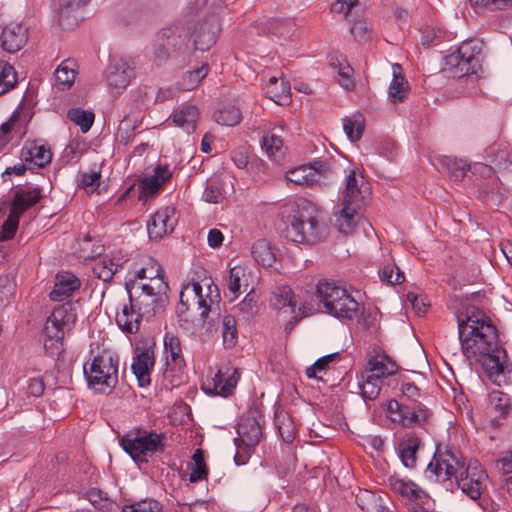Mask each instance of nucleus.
Returning a JSON list of instances; mask_svg holds the SVG:
<instances>
[{
    "label": "nucleus",
    "mask_w": 512,
    "mask_h": 512,
    "mask_svg": "<svg viewBox=\"0 0 512 512\" xmlns=\"http://www.w3.org/2000/svg\"><path fill=\"white\" fill-rule=\"evenodd\" d=\"M21 158L25 162L33 163L38 168H43L52 160V152L46 144L38 141L27 142L21 150Z\"/></svg>",
    "instance_id": "4be33fe9"
},
{
    "label": "nucleus",
    "mask_w": 512,
    "mask_h": 512,
    "mask_svg": "<svg viewBox=\"0 0 512 512\" xmlns=\"http://www.w3.org/2000/svg\"><path fill=\"white\" fill-rule=\"evenodd\" d=\"M118 267V264L114 263L112 259H102L95 263L93 273L97 278L106 282L112 279Z\"/></svg>",
    "instance_id": "864d4df0"
},
{
    "label": "nucleus",
    "mask_w": 512,
    "mask_h": 512,
    "mask_svg": "<svg viewBox=\"0 0 512 512\" xmlns=\"http://www.w3.org/2000/svg\"><path fill=\"white\" fill-rule=\"evenodd\" d=\"M343 128L352 142L358 141L363 134L365 123L361 114L353 115L350 118L344 119Z\"/></svg>",
    "instance_id": "a18cd8bd"
},
{
    "label": "nucleus",
    "mask_w": 512,
    "mask_h": 512,
    "mask_svg": "<svg viewBox=\"0 0 512 512\" xmlns=\"http://www.w3.org/2000/svg\"><path fill=\"white\" fill-rule=\"evenodd\" d=\"M290 85L281 77L280 83L273 88H267L269 98L277 104H283L289 97Z\"/></svg>",
    "instance_id": "4d7b16f0"
},
{
    "label": "nucleus",
    "mask_w": 512,
    "mask_h": 512,
    "mask_svg": "<svg viewBox=\"0 0 512 512\" xmlns=\"http://www.w3.org/2000/svg\"><path fill=\"white\" fill-rule=\"evenodd\" d=\"M176 222L174 208L166 207L157 211L147 223L150 239H162L166 234L174 230Z\"/></svg>",
    "instance_id": "dca6fc26"
},
{
    "label": "nucleus",
    "mask_w": 512,
    "mask_h": 512,
    "mask_svg": "<svg viewBox=\"0 0 512 512\" xmlns=\"http://www.w3.org/2000/svg\"><path fill=\"white\" fill-rule=\"evenodd\" d=\"M17 83L14 67L9 63L0 61V96L10 91Z\"/></svg>",
    "instance_id": "09e8293b"
},
{
    "label": "nucleus",
    "mask_w": 512,
    "mask_h": 512,
    "mask_svg": "<svg viewBox=\"0 0 512 512\" xmlns=\"http://www.w3.org/2000/svg\"><path fill=\"white\" fill-rule=\"evenodd\" d=\"M469 2L476 11L482 9L504 10L512 6V0H469Z\"/></svg>",
    "instance_id": "5fc2aeb1"
},
{
    "label": "nucleus",
    "mask_w": 512,
    "mask_h": 512,
    "mask_svg": "<svg viewBox=\"0 0 512 512\" xmlns=\"http://www.w3.org/2000/svg\"><path fill=\"white\" fill-rule=\"evenodd\" d=\"M361 204L345 203L342 201L341 209L336 213V226L344 234L352 233L360 220L358 209Z\"/></svg>",
    "instance_id": "a878e982"
},
{
    "label": "nucleus",
    "mask_w": 512,
    "mask_h": 512,
    "mask_svg": "<svg viewBox=\"0 0 512 512\" xmlns=\"http://www.w3.org/2000/svg\"><path fill=\"white\" fill-rule=\"evenodd\" d=\"M369 193V185L364 181L363 176H357L354 170H350L345 177L342 201L345 203L361 204Z\"/></svg>",
    "instance_id": "a211bd4d"
},
{
    "label": "nucleus",
    "mask_w": 512,
    "mask_h": 512,
    "mask_svg": "<svg viewBox=\"0 0 512 512\" xmlns=\"http://www.w3.org/2000/svg\"><path fill=\"white\" fill-rule=\"evenodd\" d=\"M488 400L491 412L497 415L491 420V424L495 427L499 426V420L505 418L511 410L510 398L499 390H493L489 393Z\"/></svg>",
    "instance_id": "c756f323"
},
{
    "label": "nucleus",
    "mask_w": 512,
    "mask_h": 512,
    "mask_svg": "<svg viewBox=\"0 0 512 512\" xmlns=\"http://www.w3.org/2000/svg\"><path fill=\"white\" fill-rule=\"evenodd\" d=\"M251 254L254 260L264 267H271L276 260L270 243L265 239L257 240L253 244Z\"/></svg>",
    "instance_id": "ea45409f"
},
{
    "label": "nucleus",
    "mask_w": 512,
    "mask_h": 512,
    "mask_svg": "<svg viewBox=\"0 0 512 512\" xmlns=\"http://www.w3.org/2000/svg\"><path fill=\"white\" fill-rule=\"evenodd\" d=\"M193 37V43L197 50H208L216 41L214 25H210L209 23L200 25L199 29L195 31Z\"/></svg>",
    "instance_id": "a19ab883"
},
{
    "label": "nucleus",
    "mask_w": 512,
    "mask_h": 512,
    "mask_svg": "<svg viewBox=\"0 0 512 512\" xmlns=\"http://www.w3.org/2000/svg\"><path fill=\"white\" fill-rule=\"evenodd\" d=\"M199 111L196 106L190 105L173 114V122L188 134L196 129Z\"/></svg>",
    "instance_id": "4c0bfd02"
},
{
    "label": "nucleus",
    "mask_w": 512,
    "mask_h": 512,
    "mask_svg": "<svg viewBox=\"0 0 512 512\" xmlns=\"http://www.w3.org/2000/svg\"><path fill=\"white\" fill-rule=\"evenodd\" d=\"M239 311L245 319L251 318L257 311V300L255 296L248 292L242 302L238 305Z\"/></svg>",
    "instance_id": "680f3d73"
},
{
    "label": "nucleus",
    "mask_w": 512,
    "mask_h": 512,
    "mask_svg": "<svg viewBox=\"0 0 512 512\" xmlns=\"http://www.w3.org/2000/svg\"><path fill=\"white\" fill-rule=\"evenodd\" d=\"M19 217V215L14 214L12 211H10L8 218L2 225V230L0 231V241H5L13 238L19 224Z\"/></svg>",
    "instance_id": "13d9d810"
},
{
    "label": "nucleus",
    "mask_w": 512,
    "mask_h": 512,
    "mask_svg": "<svg viewBox=\"0 0 512 512\" xmlns=\"http://www.w3.org/2000/svg\"><path fill=\"white\" fill-rule=\"evenodd\" d=\"M393 79L388 90L389 100L396 104L404 101L409 91V84L403 75L402 67L399 64L392 65Z\"/></svg>",
    "instance_id": "c85d7f7f"
},
{
    "label": "nucleus",
    "mask_w": 512,
    "mask_h": 512,
    "mask_svg": "<svg viewBox=\"0 0 512 512\" xmlns=\"http://www.w3.org/2000/svg\"><path fill=\"white\" fill-rule=\"evenodd\" d=\"M87 0H60L58 8V21L63 29H73L81 18L79 10L84 7Z\"/></svg>",
    "instance_id": "aec40b11"
},
{
    "label": "nucleus",
    "mask_w": 512,
    "mask_h": 512,
    "mask_svg": "<svg viewBox=\"0 0 512 512\" xmlns=\"http://www.w3.org/2000/svg\"><path fill=\"white\" fill-rule=\"evenodd\" d=\"M316 294L325 311L341 319H353L358 315L360 305L340 283L323 279L317 284Z\"/></svg>",
    "instance_id": "39448f33"
},
{
    "label": "nucleus",
    "mask_w": 512,
    "mask_h": 512,
    "mask_svg": "<svg viewBox=\"0 0 512 512\" xmlns=\"http://www.w3.org/2000/svg\"><path fill=\"white\" fill-rule=\"evenodd\" d=\"M165 440L163 433L134 429L120 439V445L136 463H147L149 456L164 452Z\"/></svg>",
    "instance_id": "423d86ee"
},
{
    "label": "nucleus",
    "mask_w": 512,
    "mask_h": 512,
    "mask_svg": "<svg viewBox=\"0 0 512 512\" xmlns=\"http://www.w3.org/2000/svg\"><path fill=\"white\" fill-rule=\"evenodd\" d=\"M358 386L361 390V396L365 400H375L380 394L382 380L370 375L368 372H362Z\"/></svg>",
    "instance_id": "58836bf2"
},
{
    "label": "nucleus",
    "mask_w": 512,
    "mask_h": 512,
    "mask_svg": "<svg viewBox=\"0 0 512 512\" xmlns=\"http://www.w3.org/2000/svg\"><path fill=\"white\" fill-rule=\"evenodd\" d=\"M495 468L503 475L512 473V451L497 460Z\"/></svg>",
    "instance_id": "774afa93"
},
{
    "label": "nucleus",
    "mask_w": 512,
    "mask_h": 512,
    "mask_svg": "<svg viewBox=\"0 0 512 512\" xmlns=\"http://www.w3.org/2000/svg\"><path fill=\"white\" fill-rule=\"evenodd\" d=\"M380 497L375 493L364 490L356 495L358 506L365 512H381V506L378 504Z\"/></svg>",
    "instance_id": "3c124183"
},
{
    "label": "nucleus",
    "mask_w": 512,
    "mask_h": 512,
    "mask_svg": "<svg viewBox=\"0 0 512 512\" xmlns=\"http://www.w3.org/2000/svg\"><path fill=\"white\" fill-rule=\"evenodd\" d=\"M330 65L337 69L339 83L346 90H352L355 87L353 79L354 70L343 55H335L330 58Z\"/></svg>",
    "instance_id": "f704fd0d"
},
{
    "label": "nucleus",
    "mask_w": 512,
    "mask_h": 512,
    "mask_svg": "<svg viewBox=\"0 0 512 512\" xmlns=\"http://www.w3.org/2000/svg\"><path fill=\"white\" fill-rule=\"evenodd\" d=\"M172 173L167 165H157L151 176H146L139 182V200L147 202L157 195L164 184L170 180Z\"/></svg>",
    "instance_id": "2eb2a0df"
},
{
    "label": "nucleus",
    "mask_w": 512,
    "mask_h": 512,
    "mask_svg": "<svg viewBox=\"0 0 512 512\" xmlns=\"http://www.w3.org/2000/svg\"><path fill=\"white\" fill-rule=\"evenodd\" d=\"M458 336L463 355L479 362L496 385L508 383L512 378V365L506 351L497 344L495 326L478 308L471 307L465 318L458 317Z\"/></svg>",
    "instance_id": "f257e3e1"
},
{
    "label": "nucleus",
    "mask_w": 512,
    "mask_h": 512,
    "mask_svg": "<svg viewBox=\"0 0 512 512\" xmlns=\"http://www.w3.org/2000/svg\"><path fill=\"white\" fill-rule=\"evenodd\" d=\"M338 359V353H332L323 356L315 361V363L306 369V375L309 378L321 379L317 376V372L325 371L329 364L335 362Z\"/></svg>",
    "instance_id": "6e6d98bb"
},
{
    "label": "nucleus",
    "mask_w": 512,
    "mask_h": 512,
    "mask_svg": "<svg viewBox=\"0 0 512 512\" xmlns=\"http://www.w3.org/2000/svg\"><path fill=\"white\" fill-rule=\"evenodd\" d=\"M508 157V152L505 148H502L500 144H494L487 150V158L490 159V162L495 164L497 167H501L502 164H506Z\"/></svg>",
    "instance_id": "bf43d9fd"
},
{
    "label": "nucleus",
    "mask_w": 512,
    "mask_h": 512,
    "mask_svg": "<svg viewBox=\"0 0 512 512\" xmlns=\"http://www.w3.org/2000/svg\"><path fill=\"white\" fill-rule=\"evenodd\" d=\"M118 366V357L109 352L95 356L89 365H84L88 386L101 393L112 391L118 383Z\"/></svg>",
    "instance_id": "0eeeda50"
},
{
    "label": "nucleus",
    "mask_w": 512,
    "mask_h": 512,
    "mask_svg": "<svg viewBox=\"0 0 512 512\" xmlns=\"http://www.w3.org/2000/svg\"><path fill=\"white\" fill-rule=\"evenodd\" d=\"M153 366V351L149 348L136 349L131 368L141 387H146L150 384V374Z\"/></svg>",
    "instance_id": "6ab92c4d"
},
{
    "label": "nucleus",
    "mask_w": 512,
    "mask_h": 512,
    "mask_svg": "<svg viewBox=\"0 0 512 512\" xmlns=\"http://www.w3.org/2000/svg\"><path fill=\"white\" fill-rule=\"evenodd\" d=\"M125 287L130 306L124 305L116 321L123 331L135 333L142 318L150 319L164 311L168 303L169 286L166 281L156 280L153 285H144L137 280H128Z\"/></svg>",
    "instance_id": "7ed1b4c3"
},
{
    "label": "nucleus",
    "mask_w": 512,
    "mask_h": 512,
    "mask_svg": "<svg viewBox=\"0 0 512 512\" xmlns=\"http://www.w3.org/2000/svg\"><path fill=\"white\" fill-rule=\"evenodd\" d=\"M166 43L172 52H183L188 47L187 35L172 33L171 35L167 36Z\"/></svg>",
    "instance_id": "e2e57ef3"
},
{
    "label": "nucleus",
    "mask_w": 512,
    "mask_h": 512,
    "mask_svg": "<svg viewBox=\"0 0 512 512\" xmlns=\"http://www.w3.org/2000/svg\"><path fill=\"white\" fill-rule=\"evenodd\" d=\"M386 411L391 421L398 423L404 428H412L422 425L428 418L429 413L420 405L410 407L391 399L386 404Z\"/></svg>",
    "instance_id": "f8f14e48"
},
{
    "label": "nucleus",
    "mask_w": 512,
    "mask_h": 512,
    "mask_svg": "<svg viewBox=\"0 0 512 512\" xmlns=\"http://www.w3.org/2000/svg\"><path fill=\"white\" fill-rule=\"evenodd\" d=\"M165 369L164 380L171 387H177L185 381V361L181 353L180 340L173 335L164 337Z\"/></svg>",
    "instance_id": "9d476101"
},
{
    "label": "nucleus",
    "mask_w": 512,
    "mask_h": 512,
    "mask_svg": "<svg viewBox=\"0 0 512 512\" xmlns=\"http://www.w3.org/2000/svg\"><path fill=\"white\" fill-rule=\"evenodd\" d=\"M437 169L448 174L455 181H461L470 169V165L463 159L443 156L439 159Z\"/></svg>",
    "instance_id": "7c9ffc66"
},
{
    "label": "nucleus",
    "mask_w": 512,
    "mask_h": 512,
    "mask_svg": "<svg viewBox=\"0 0 512 512\" xmlns=\"http://www.w3.org/2000/svg\"><path fill=\"white\" fill-rule=\"evenodd\" d=\"M332 172L327 163L314 161L307 165H301L286 172V179L301 187H310L316 184L321 185L322 178H328Z\"/></svg>",
    "instance_id": "ddd939ff"
},
{
    "label": "nucleus",
    "mask_w": 512,
    "mask_h": 512,
    "mask_svg": "<svg viewBox=\"0 0 512 512\" xmlns=\"http://www.w3.org/2000/svg\"><path fill=\"white\" fill-rule=\"evenodd\" d=\"M76 63L73 60H64L54 73L55 84L61 90L69 89L76 78Z\"/></svg>",
    "instance_id": "e433bc0d"
},
{
    "label": "nucleus",
    "mask_w": 512,
    "mask_h": 512,
    "mask_svg": "<svg viewBox=\"0 0 512 512\" xmlns=\"http://www.w3.org/2000/svg\"><path fill=\"white\" fill-rule=\"evenodd\" d=\"M134 77V63L126 58H112L106 71L105 78L109 88L121 93Z\"/></svg>",
    "instance_id": "4468645a"
},
{
    "label": "nucleus",
    "mask_w": 512,
    "mask_h": 512,
    "mask_svg": "<svg viewBox=\"0 0 512 512\" xmlns=\"http://www.w3.org/2000/svg\"><path fill=\"white\" fill-rule=\"evenodd\" d=\"M213 283L207 284L209 293L204 295L202 285L198 282L189 283L183 286L180 291V302L177 306V313L184 314L191 311L198 314L202 320L208 317L211 305L219 297L217 286H214L216 294L212 295Z\"/></svg>",
    "instance_id": "1a4fd4ad"
},
{
    "label": "nucleus",
    "mask_w": 512,
    "mask_h": 512,
    "mask_svg": "<svg viewBox=\"0 0 512 512\" xmlns=\"http://www.w3.org/2000/svg\"><path fill=\"white\" fill-rule=\"evenodd\" d=\"M232 161L240 168L244 169L249 163V150L247 147H238L232 152Z\"/></svg>",
    "instance_id": "338daca9"
},
{
    "label": "nucleus",
    "mask_w": 512,
    "mask_h": 512,
    "mask_svg": "<svg viewBox=\"0 0 512 512\" xmlns=\"http://www.w3.org/2000/svg\"><path fill=\"white\" fill-rule=\"evenodd\" d=\"M237 433L235 442L241 443L246 448L255 447L262 436L259 423L252 417L245 418L239 423Z\"/></svg>",
    "instance_id": "5701e85b"
},
{
    "label": "nucleus",
    "mask_w": 512,
    "mask_h": 512,
    "mask_svg": "<svg viewBox=\"0 0 512 512\" xmlns=\"http://www.w3.org/2000/svg\"><path fill=\"white\" fill-rule=\"evenodd\" d=\"M40 198L41 195L38 189L19 190L14 195L10 211L21 216L23 212L36 204Z\"/></svg>",
    "instance_id": "c9c22d12"
},
{
    "label": "nucleus",
    "mask_w": 512,
    "mask_h": 512,
    "mask_svg": "<svg viewBox=\"0 0 512 512\" xmlns=\"http://www.w3.org/2000/svg\"><path fill=\"white\" fill-rule=\"evenodd\" d=\"M67 117L70 121L80 127L83 133L90 130L94 123L95 115L91 111H86L81 108H72L68 111Z\"/></svg>",
    "instance_id": "c03bdc74"
},
{
    "label": "nucleus",
    "mask_w": 512,
    "mask_h": 512,
    "mask_svg": "<svg viewBox=\"0 0 512 512\" xmlns=\"http://www.w3.org/2000/svg\"><path fill=\"white\" fill-rule=\"evenodd\" d=\"M222 337L226 347L232 348L237 341L236 320L231 315H226L222 322Z\"/></svg>",
    "instance_id": "603ef678"
},
{
    "label": "nucleus",
    "mask_w": 512,
    "mask_h": 512,
    "mask_svg": "<svg viewBox=\"0 0 512 512\" xmlns=\"http://www.w3.org/2000/svg\"><path fill=\"white\" fill-rule=\"evenodd\" d=\"M79 287L80 280L75 275L68 272L58 273L54 289L50 292V299L52 301L61 302L68 298Z\"/></svg>",
    "instance_id": "b1692460"
},
{
    "label": "nucleus",
    "mask_w": 512,
    "mask_h": 512,
    "mask_svg": "<svg viewBox=\"0 0 512 512\" xmlns=\"http://www.w3.org/2000/svg\"><path fill=\"white\" fill-rule=\"evenodd\" d=\"M122 512H162V505L155 499L146 498L132 504H125Z\"/></svg>",
    "instance_id": "8fccbe9b"
},
{
    "label": "nucleus",
    "mask_w": 512,
    "mask_h": 512,
    "mask_svg": "<svg viewBox=\"0 0 512 512\" xmlns=\"http://www.w3.org/2000/svg\"><path fill=\"white\" fill-rule=\"evenodd\" d=\"M239 378L240 373L237 369L227 368L225 371L219 370L212 379L213 388L210 391H213L216 395L228 396L236 387Z\"/></svg>",
    "instance_id": "393cba45"
},
{
    "label": "nucleus",
    "mask_w": 512,
    "mask_h": 512,
    "mask_svg": "<svg viewBox=\"0 0 512 512\" xmlns=\"http://www.w3.org/2000/svg\"><path fill=\"white\" fill-rule=\"evenodd\" d=\"M392 266L384 267L380 272V278L382 281H386L390 284H399L404 281V275L400 272L399 268H395Z\"/></svg>",
    "instance_id": "0e129e2a"
},
{
    "label": "nucleus",
    "mask_w": 512,
    "mask_h": 512,
    "mask_svg": "<svg viewBox=\"0 0 512 512\" xmlns=\"http://www.w3.org/2000/svg\"><path fill=\"white\" fill-rule=\"evenodd\" d=\"M213 118L218 124L225 126H235L240 123L242 114L237 107L233 105H227L215 111Z\"/></svg>",
    "instance_id": "37998d69"
},
{
    "label": "nucleus",
    "mask_w": 512,
    "mask_h": 512,
    "mask_svg": "<svg viewBox=\"0 0 512 512\" xmlns=\"http://www.w3.org/2000/svg\"><path fill=\"white\" fill-rule=\"evenodd\" d=\"M421 445V439L415 434L405 435L398 445V454L406 468H414L417 462V451Z\"/></svg>",
    "instance_id": "cd10ccee"
},
{
    "label": "nucleus",
    "mask_w": 512,
    "mask_h": 512,
    "mask_svg": "<svg viewBox=\"0 0 512 512\" xmlns=\"http://www.w3.org/2000/svg\"><path fill=\"white\" fill-rule=\"evenodd\" d=\"M426 473L436 481L454 477L457 486L472 500H478L487 489L488 475L477 460H466L457 450L437 448Z\"/></svg>",
    "instance_id": "f03ea898"
},
{
    "label": "nucleus",
    "mask_w": 512,
    "mask_h": 512,
    "mask_svg": "<svg viewBox=\"0 0 512 512\" xmlns=\"http://www.w3.org/2000/svg\"><path fill=\"white\" fill-rule=\"evenodd\" d=\"M482 43L478 40L464 41L458 49L446 57V64L453 77L475 76L479 78L482 71Z\"/></svg>",
    "instance_id": "6e6552de"
},
{
    "label": "nucleus",
    "mask_w": 512,
    "mask_h": 512,
    "mask_svg": "<svg viewBox=\"0 0 512 512\" xmlns=\"http://www.w3.org/2000/svg\"><path fill=\"white\" fill-rule=\"evenodd\" d=\"M28 41V28L20 23H9L0 35L1 48L9 53L21 50Z\"/></svg>",
    "instance_id": "f3484780"
},
{
    "label": "nucleus",
    "mask_w": 512,
    "mask_h": 512,
    "mask_svg": "<svg viewBox=\"0 0 512 512\" xmlns=\"http://www.w3.org/2000/svg\"><path fill=\"white\" fill-rule=\"evenodd\" d=\"M398 370V366L392 361L386 354L377 353L370 357L367 364V369L364 372H368L372 376H376L378 379L394 375Z\"/></svg>",
    "instance_id": "bb28decb"
},
{
    "label": "nucleus",
    "mask_w": 512,
    "mask_h": 512,
    "mask_svg": "<svg viewBox=\"0 0 512 512\" xmlns=\"http://www.w3.org/2000/svg\"><path fill=\"white\" fill-rule=\"evenodd\" d=\"M131 280H137L144 285H153V282L156 280L165 281L164 271L158 261L149 258L145 265L136 271L134 278Z\"/></svg>",
    "instance_id": "72a5a7b5"
},
{
    "label": "nucleus",
    "mask_w": 512,
    "mask_h": 512,
    "mask_svg": "<svg viewBox=\"0 0 512 512\" xmlns=\"http://www.w3.org/2000/svg\"><path fill=\"white\" fill-rule=\"evenodd\" d=\"M264 29L268 33L282 38H290L295 31L294 24L290 20L283 19H271L267 21Z\"/></svg>",
    "instance_id": "de8ad7c7"
},
{
    "label": "nucleus",
    "mask_w": 512,
    "mask_h": 512,
    "mask_svg": "<svg viewBox=\"0 0 512 512\" xmlns=\"http://www.w3.org/2000/svg\"><path fill=\"white\" fill-rule=\"evenodd\" d=\"M76 315L71 310V304L58 306L46 321L43 329L44 348L51 349L55 344L61 343L65 329L75 322Z\"/></svg>",
    "instance_id": "9b49d317"
},
{
    "label": "nucleus",
    "mask_w": 512,
    "mask_h": 512,
    "mask_svg": "<svg viewBox=\"0 0 512 512\" xmlns=\"http://www.w3.org/2000/svg\"><path fill=\"white\" fill-rule=\"evenodd\" d=\"M358 5V0H337L332 4L331 9L335 13L343 14L345 18L348 19L353 9Z\"/></svg>",
    "instance_id": "69168bd1"
},
{
    "label": "nucleus",
    "mask_w": 512,
    "mask_h": 512,
    "mask_svg": "<svg viewBox=\"0 0 512 512\" xmlns=\"http://www.w3.org/2000/svg\"><path fill=\"white\" fill-rule=\"evenodd\" d=\"M101 178L100 171H91L88 173H82L80 176V186L86 189L89 193L95 191L96 187L99 186V181Z\"/></svg>",
    "instance_id": "052dcab7"
},
{
    "label": "nucleus",
    "mask_w": 512,
    "mask_h": 512,
    "mask_svg": "<svg viewBox=\"0 0 512 512\" xmlns=\"http://www.w3.org/2000/svg\"><path fill=\"white\" fill-rule=\"evenodd\" d=\"M248 288V278L245 268L242 266H235L229 271L228 289L231 293L237 296L240 292H246Z\"/></svg>",
    "instance_id": "79ce46f5"
},
{
    "label": "nucleus",
    "mask_w": 512,
    "mask_h": 512,
    "mask_svg": "<svg viewBox=\"0 0 512 512\" xmlns=\"http://www.w3.org/2000/svg\"><path fill=\"white\" fill-rule=\"evenodd\" d=\"M281 217L286 226L285 237L291 242L313 245L326 237L321 210L305 198L283 205Z\"/></svg>",
    "instance_id": "20e7f679"
},
{
    "label": "nucleus",
    "mask_w": 512,
    "mask_h": 512,
    "mask_svg": "<svg viewBox=\"0 0 512 512\" xmlns=\"http://www.w3.org/2000/svg\"><path fill=\"white\" fill-rule=\"evenodd\" d=\"M283 125L275 126L265 131L261 139V147L267 156L274 161H281L285 154L283 140L279 132L283 131Z\"/></svg>",
    "instance_id": "412c9836"
},
{
    "label": "nucleus",
    "mask_w": 512,
    "mask_h": 512,
    "mask_svg": "<svg viewBox=\"0 0 512 512\" xmlns=\"http://www.w3.org/2000/svg\"><path fill=\"white\" fill-rule=\"evenodd\" d=\"M271 306L276 310L293 313L296 307L295 295L289 286H279L272 291Z\"/></svg>",
    "instance_id": "2f4dec72"
},
{
    "label": "nucleus",
    "mask_w": 512,
    "mask_h": 512,
    "mask_svg": "<svg viewBox=\"0 0 512 512\" xmlns=\"http://www.w3.org/2000/svg\"><path fill=\"white\" fill-rule=\"evenodd\" d=\"M208 70V64L203 63L197 69L187 72L183 76L182 81L180 83L181 89L188 91L195 89L201 83V81L207 76Z\"/></svg>",
    "instance_id": "49530a36"
},
{
    "label": "nucleus",
    "mask_w": 512,
    "mask_h": 512,
    "mask_svg": "<svg viewBox=\"0 0 512 512\" xmlns=\"http://www.w3.org/2000/svg\"><path fill=\"white\" fill-rule=\"evenodd\" d=\"M392 490L402 497L410 500H422L427 495L423 489L411 480L391 477L389 479Z\"/></svg>",
    "instance_id": "473e14b6"
}]
</instances>
